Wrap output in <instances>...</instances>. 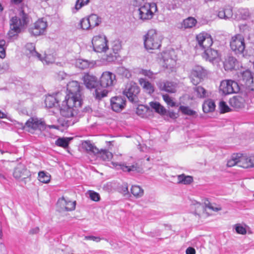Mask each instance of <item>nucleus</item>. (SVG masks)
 <instances>
[{
	"label": "nucleus",
	"instance_id": "nucleus-41",
	"mask_svg": "<svg viewBox=\"0 0 254 254\" xmlns=\"http://www.w3.org/2000/svg\"><path fill=\"white\" fill-rule=\"evenodd\" d=\"M70 140L69 138L60 137L56 140L55 144L60 147L66 148L68 146Z\"/></svg>",
	"mask_w": 254,
	"mask_h": 254
},
{
	"label": "nucleus",
	"instance_id": "nucleus-63",
	"mask_svg": "<svg viewBox=\"0 0 254 254\" xmlns=\"http://www.w3.org/2000/svg\"><path fill=\"white\" fill-rule=\"evenodd\" d=\"M23 0H11V1L12 3L15 4H18L21 3Z\"/></svg>",
	"mask_w": 254,
	"mask_h": 254
},
{
	"label": "nucleus",
	"instance_id": "nucleus-9",
	"mask_svg": "<svg viewBox=\"0 0 254 254\" xmlns=\"http://www.w3.org/2000/svg\"><path fill=\"white\" fill-rule=\"evenodd\" d=\"M23 128L25 130L33 133L37 130H44L45 125L41 120L36 118H30L25 123Z\"/></svg>",
	"mask_w": 254,
	"mask_h": 254
},
{
	"label": "nucleus",
	"instance_id": "nucleus-34",
	"mask_svg": "<svg viewBox=\"0 0 254 254\" xmlns=\"http://www.w3.org/2000/svg\"><path fill=\"white\" fill-rule=\"evenodd\" d=\"M177 178L179 184L189 185L193 181V178L191 176H186L184 174L178 175Z\"/></svg>",
	"mask_w": 254,
	"mask_h": 254
},
{
	"label": "nucleus",
	"instance_id": "nucleus-64",
	"mask_svg": "<svg viewBox=\"0 0 254 254\" xmlns=\"http://www.w3.org/2000/svg\"><path fill=\"white\" fill-rule=\"evenodd\" d=\"M6 115L3 112L0 111V118L3 119L6 118Z\"/></svg>",
	"mask_w": 254,
	"mask_h": 254
},
{
	"label": "nucleus",
	"instance_id": "nucleus-7",
	"mask_svg": "<svg viewBox=\"0 0 254 254\" xmlns=\"http://www.w3.org/2000/svg\"><path fill=\"white\" fill-rule=\"evenodd\" d=\"M116 75L110 71L103 72L99 81L101 89L111 88L116 83Z\"/></svg>",
	"mask_w": 254,
	"mask_h": 254
},
{
	"label": "nucleus",
	"instance_id": "nucleus-28",
	"mask_svg": "<svg viewBox=\"0 0 254 254\" xmlns=\"http://www.w3.org/2000/svg\"><path fill=\"white\" fill-rule=\"evenodd\" d=\"M75 64L77 67L83 69L92 67L93 65L92 63L81 59L76 60Z\"/></svg>",
	"mask_w": 254,
	"mask_h": 254
},
{
	"label": "nucleus",
	"instance_id": "nucleus-47",
	"mask_svg": "<svg viewBox=\"0 0 254 254\" xmlns=\"http://www.w3.org/2000/svg\"><path fill=\"white\" fill-rule=\"evenodd\" d=\"M80 24L81 28L83 30H88L90 28H92L87 17L82 19L80 20Z\"/></svg>",
	"mask_w": 254,
	"mask_h": 254
},
{
	"label": "nucleus",
	"instance_id": "nucleus-44",
	"mask_svg": "<svg viewBox=\"0 0 254 254\" xmlns=\"http://www.w3.org/2000/svg\"><path fill=\"white\" fill-rule=\"evenodd\" d=\"M212 39L211 36H210L208 37H206V39L203 42V45H201L199 47L205 51V49L211 48L210 47L212 46Z\"/></svg>",
	"mask_w": 254,
	"mask_h": 254
},
{
	"label": "nucleus",
	"instance_id": "nucleus-60",
	"mask_svg": "<svg viewBox=\"0 0 254 254\" xmlns=\"http://www.w3.org/2000/svg\"><path fill=\"white\" fill-rule=\"evenodd\" d=\"M85 240H92L96 242H99L101 240V238L99 237H95L93 236H87L85 237Z\"/></svg>",
	"mask_w": 254,
	"mask_h": 254
},
{
	"label": "nucleus",
	"instance_id": "nucleus-1",
	"mask_svg": "<svg viewBox=\"0 0 254 254\" xmlns=\"http://www.w3.org/2000/svg\"><path fill=\"white\" fill-rule=\"evenodd\" d=\"M68 94L64 97L61 106V114L65 117L70 118L76 116L82 105L81 86L80 83L72 80L67 84Z\"/></svg>",
	"mask_w": 254,
	"mask_h": 254
},
{
	"label": "nucleus",
	"instance_id": "nucleus-38",
	"mask_svg": "<svg viewBox=\"0 0 254 254\" xmlns=\"http://www.w3.org/2000/svg\"><path fill=\"white\" fill-rule=\"evenodd\" d=\"M254 19L252 20V23L248 21L243 24H241L239 25V28L241 31L243 32H247L250 31L254 27Z\"/></svg>",
	"mask_w": 254,
	"mask_h": 254
},
{
	"label": "nucleus",
	"instance_id": "nucleus-55",
	"mask_svg": "<svg viewBox=\"0 0 254 254\" xmlns=\"http://www.w3.org/2000/svg\"><path fill=\"white\" fill-rule=\"evenodd\" d=\"M241 18L244 20L247 19L250 17V12L247 9H242L240 10Z\"/></svg>",
	"mask_w": 254,
	"mask_h": 254
},
{
	"label": "nucleus",
	"instance_id": "nucleus-16",
	"mask_svg": "<svg viewBox=\"0 0 254 254\" xmlns=\"http://www.w3.org/2000/svg\"><path fill=\"white\" fill-rule=\"evenodd\" d=\"M111 109L115 112L119 113L126 106V99L124 96H115L110 100Z\"/></svg>",
	"mask_w": 254,
	"mask_h": 254
},
{
	"label": "nucleus",
	"instance_id": "nucleus-2",
	"mask_svg": "<svg viewBox=\"0 0 254 254\" xmlns=\"http://www.w3.org/2000/svg\"><path fill=\"white\" fill-rule=\"evenodd\" d=\"M29 22L30 17L28 14L23 10H20L18 14L12 17L10 19V29L8 35L10 37L17 36L27 27Z\"/></svg>",
	"mask_w": 254,
	"mask_h": 254
},
{
	"label": "nucleus",
	"instance_id": "nucleus-53",
	"mask_svg": "<svg viewBox=\"0 0 254 254\" xmlns=\"http://www.w3.org/2000/svg\"><path fill=\"white\" fill-rule=\"evenodd\" d=\"M5 42L4 40L0 41V58H4L5 56V51L4 45Z\"/></svg>",
	"mask_w": 254,
	"mask_h": 254
},
{
	"label": "nucleus",
	"instance_id": "nucleus-49",
	"mask_svg": "<svg viewBox=\"0 0 254 254\" xmlns=\"http://www.w3.org/2000/svg\"><path fill=\"white\" fill-rule=\"evenodd\" d=\"M204 205L206 208H208L213 211L217 212L221 210L220 206H214L213 204L211 203L208 200L206 199L204 201Z\"/></svg>",
	"mask_w": 254,
	"mask_h": 254
},
{
	"label": "nucleus",
	"instance_id": "nucleus-35",
	"mask_svg": "<svg viewBox=\"0 0 254 254\" xmlns=\"http://www.w3.org/2000/svg\"><path fill=\"white\" fill-rule=\"evenodd\" d=\"M96 155L104 161H108L113 157L112 153L107 150H99V152L97 153Z\"/></svg>",
	"mask_w": 254,
	"mask_h": 254
},
{
	"label": "nucleus",
	"instance_id": "nucleus-50",
	"mask_svg": "<svg viewBox=\"0 0 254 254\" xmlns=\"http://www.w3.org/2000/svg\"><path fill=\"white\" fill-rule=\"evenodd\" d=\"M39 60L41 61L43 64H47L52 63L54 62V58L51 55H45L44 58L43 59L42 57H40V59Z\"/></svg>",
	"mask_w": 254,
	"mask_h": 254
},
{
	"label": "nucleus",
	"instance_id": "nucleus-6",
	"mask_svg": "<svg viewBox=\"0 0 254 254\" xmlns=\"http://www.w3.org/2000/svg\"><path fill=\"white\" fill-rule=\"evenodd\" d=\"M139 92L140 88L137 84L133 81H130L127 83L123 93L130 102L136 104L139 101L138 95Z\"/></svg>",
	"mask_w": 254,
	"mask_h": 254
},
{
	"label": "nucleus",
	"instance_id": "nucleus-39",
	"mask_svg": "<svg viewBox=\"0 0 254 254\" xmlns=\"http://www.w3.org/2000/svg\"><path fill=\"white\" fill-rule=\"evenodd\" d=\"M131 193L136 197H141L144 193L143 190L138 186H132L131 188Z\"/></svg>",
	"mask_w": 254,
	"mask_h": 254
},
{
	"label": "nucleus",
	"instance_id": "nucleus-23",
	"mask_svg": "<svg viewBox=\"0 0 254 254\" xmlns=\"http://www.w3.org/2000/svg\"><path fill=\"white\" fill-rule=\"evenodd\" d=\"M161 90L170 93H175L176 91L177 84L173 82L167 81L161 83L159 85Z\"/></svg>",
	"mask_w": 254,
	"mask_h": 254
},
{
	"label": "nucleus",
	"instance_id": "nucleus-22",
	"mask_svg": "<svg viewBox=\"0 0 254 254\" xmlns=\"http://www.w3.org/2000/svg\"><path fill=\"white\" fill-rule=\"evenodd\" d=\"M240 167L244 168L254 167V155L240 157Z\"/></svg>",
	"mask_w": 254,
	"mask_h": 254
},
{
	"label": "nucleus",
	"instance_id": "nucleus-12",
	"mask_svg": "<svg viewBox=\"0 0 254 254\" xmlns=\"http://www.w3.org/2000/svg\"><path fill=\"white\" fill-rule=\"evenodd\" d=\"M230 47L231 49L236 54L243 53L246 48L245 39L243 36L238 34L233 37L230 42Z\"/></svg>",
	"mask_w": 254,
	"mask_h": 254
},
{
	"label": "nucleus",
	"instance_id": "nucleus-14",
	"mask_svg": "<svg viewBox=\"0 0 254 254\" xmlns=\"http://www.w3.org/2000/svg\"><path fill=\"white\" fill-rule=\"evenodd\" d=\"M112 166H110L112 168H114L117 170H122L123 172L128 173L139 172L140 168L139 167L137 163L130 164L127 163H117L111 162Z\"/></svg>",
	"mask_w": 254,
	"mask_h": 254
},
{
	"label": "nucleus",
	"instance_id": "nucleus-24",
	"mask_svg": "<svg viewBox=\"0 0 254 254\" xmlns=\"http://www.w3.org/2000/svg\"><path fill=\"white\" fill-rule=\"evenodd\" d=\"M57 97H55L54 96L49 95L46 97L45 103L47 108H51L57 105L59 106L60 109L61 110V105L59 104V100L58 99V95H57Z\"/></svg>",
	"mask_w": 254,
	"mask_h": 254
},
{
	"label": "nucleus",
	"instance_id": "nucleus-40",
	"mask_svg": "<svg viewBox=\"0 0 254 254\" xmlns=\"http://www.w3.org/2000/svg\"><path fill=\"white\" fill-rule=\"evenodd\" d=\"M83 146L88 152L93 153L94 154H96L97 153L99 152V149L90 141H85L83 143Z\"/></svg>",
	"mask_w": 254,
	"mask_h": 254
},
{
	"label": "nucleus",
	"instance_id": "nucleus-5",
	"mask_svg": "<svg viewBox=\"0 0 254 254\" xmlns=\"http://www.w3.org/2000/svg\"><path fill=\"white\" fill-rule=\"evenodd\" d=\"M144 47L147 50L158 49L161 45V38L154 29H150L144 35Z\"/></svg>",
	"mask_w": 254,
	"mask_h": 254
},
{
	"label": "nucleus",
	"instance_id": "nucleus-36",
	"mask_svg": "<svg viewBox=\"0 0 254 254\" xmlns=\"http://www.w3.org/2000/svg\"><path fill=\"white\" fill-rule=\"evenodd\" d=\"M242 156H239L238 154H234L231 158L227 161V165L228 167H231L235 165L240 167V157Z\"/></svg>",
	"mask_w": 254,
	"mask_h": 254
},
{
	"label": "nucleus",
	"instance_id": "nucleus-46",
	"mask_svg": "<svg viewBox=\"0 0 254 254\" xmlns=\"http://www.w3.org/2000/svg\"><path fill=\"white\" fill-rule=\"evenodd\" d=\"M140 73L145 76L148 77L151 80H153L155 78V75L156 73H154L150 70L142 69L140 71Z\"/></svg>",
	"mask_w": 254,
	"mask_h": 254
},
{
	"label": "nucleus",
	"instance_id": "nucleus-15",
	"mask_svg": "<svg viewBox=\"0 0 254 254\" xmlns=\"http://www.w3.org/2000/svg\"><path fill=\"white\" fill-rule=\"evenodd\" d=\"M47 27V21H45L43 18H41L38 19L34 23V26L29 29V31L31 35L37 36L43 34Z\"/></svg>",
	"mask_w": 254,
	"mask_h": 254
},
{
	"label": "nucleus",
	"instance_id": "nucleus-58",
	"mask_svg": "<svg viewBox=\"0 0 254 254\" xmlns=\"http://www.w3.org/2000/svg\"><path fill=\"white\" fill-rule=\"evenodd\" d=\"M146 0H133V5L134 6L139 7L144 3H147L148 2H146Z\"/></svg>",
	"mask_w": 254,
	"mask_h": 254
},
{
	"label": "nucleus",
	"instance_id": "nucleus-31",
	"mask_svg": "<svg viewBox=\"0 0 254 254\" xmlns=\"http://www.w3.org/2000/svg\"><path fill=\"white\" fill-rule=\"evenodd\" d=\"M196 20L195 18L190 17L184 20L182 27L184 29L191 28L196 24Z\"/></svg>",
	"mask_w": 254,
	"mask_h": 254
},
{
	"label": "nucleus",
	"instance_id": "nucleus-57",
	"mask_svg": "<svg viewBox=\"0 0 254 254\" xmlns=\"http://www.w3.org/2000/svg\"><path fill=\"white\" fill-rule=\"evenodd\" d=\"M235 230L237 233L240 234H245L246 233V229L240 224H236L235 225Z\"/></svg>",
	"mask_w": 254,
	"mask_h": 254
},
{
	"label": "nucleus",
	"instance_id": "nucleus-19",
	"mask_svg": "<svg viewBox=\"0 0 254 254\" xmlns=\"http://www.w3.org/2000/svg\"><path fill=\"white\" fill-rule=\"evenodd\" d=\"M57 204L61 207V209L69 211L75 209L76 202L67 200L64 197H62L59 199Z\"/></svg>",
	"mask_w": 254,
	"mask_h": 254
},
{
	"label": "nucleus",
	"instance_id": "nucleus-8",
	"mask_svg": "<svg viewBox=\"0 0 254 254\" xmlns=\"http://www.w3.org/2000/svg\"><path fill=\"white\" fill-rule=\"evenodd\" d=\"M220 91L222 94L228 95L238 92L240 87L238 83L232 80H224L221 82Z\"/></svg>",
	"mask_w": 254,
	"mask_h": 254
},
{
	"label": "nucleus",
	"instance_id": "nucleus-25",
	"mask_svg": "<svg viewBox=\"0 0 254 254\" xmlns=\"http://www.w3.org/2000/svg\"><path fill=\"white\" fill-rule=\"evenodd\" d=\"M232 15V9L230 7L220 8L218 12V16L222 19H228L231 18Z\"/></svg>",
	"mask_w": 254,
	"mask_h": 254
},
{
	"label": "nucleus",
	"instance_id": "nucleus-52",
	"mask_svg": "<svg viewBox=\"0 0 254 254\" xmlns=\"http://www.w3.org/2000/svg\"><path fill=\"white\" fill-rule=\"evenodd\" d=\"M89 0H77L75 5V8L76 10L80 9L83 6L87 4Z\"/></svg>",
	"mask_w": 254,
	"mask_h": 254
},
{
	"label": "nucleus",
	"instance_id": "nucleus-26",
	"mask_svg": "<svg viewBox=\"0 0 254 254\" xmlns=\"http://www.w3.org/2000/svg\"><path fill=\"white\" fill-rule=\"evenodd\" d=\"M215 104L212 99L205 100L202 105V109L204 113H208L212 112L215 110Z\"/></svg>",
	"mask_w": 254,
	"mask_h": 254
},
{
	"label": "nucleus",
	"instance_id": "nucleus-62",
	"mask_svg": "<svg viewBox=\"0 0 254 254\" xmlns=\"http://www.w3.org/2000/svg\"><path fill=\"white\" fill-rule=\"evenodd\" d=\"M39 231V228L38 227H36L34 228L31 229L30 230V233L34 234H37Z\"/></svg>",
	"mask_w": 254,
	"mask_h": 254
},
{
	"label": "nucleus",
	"instance_id": "nucleus-43",
	"mask_svg": "<svg viewBox=\"0 0 254 254\" xmlns=\"http://www.w3.org/2000/svg\"><path fill=\"white\" fill-rule=\"evenodd\" d=\"M194 90L197 93L198 97L205 98L207 96L206 90L201 86H197L194 88Z\"/></svg>",
	"mask_w": 254,
	"mask_h": 254
},
{
	"label": "nucleus",
	"instance_id": "nucleus-4",
	"mask_svg": "<svg viewBox=\"0 0 254 254\" xmlns=\"http://www.w3.org/2000/svg\"><path fill=\"white\" fill-rule=\"evenodd\" d=\"M157 10V7L155 3L148 2L134 10V15L138 19L144 21L152 19Z\"/></svg>",
	"mask_w": 254,
	"mask_h": 254
},
{
	"label": "nucleus",
	"instance_id": "nucleus-61",
	"mask_svg": "<svg viewBox=\"0 0 254 254\" xmlns=\"http://www.w3.org/2000/svg\"><path fill=\"white\" fill-rule=\"evenodd\" d=\"M186 254H195V250L192 247H189L186 251Z\"/></svg>",
	"mask_w": 254,
	"mask_h": 254
},
{
	"label": "nucleus",
	"instance_id": "nucleus-29",
	"mask_svg": "<svg viewBox=\"0 0 254 254\" xmlns=\"http://www.w3.org/2000/svg\"><path fill=\"white\" fill-rule=\"evenodd\" d=\"M163 67L173 71L174 67L176 64V61L172 58H167L165 56L163 57Z\"/></svg>",
	"mask_w": 254,
	"mask_h": 254
},
{
	"label": "nucleus",
	"instance_id": "nucleus-18",
	"mask_svg": "<svg viewBox=\"0 0 254 254\" xmlns=\"http://www.w3.org/2000/svg\"><path fill=\"white\" fill-rule=\"evenodd\" d=\"M229 104L233 108L236 109H240L245 107L246 104H247V101L245 97L236 96L230 99Z\"/></svg>",
	"mask_w": 254,
	"mask_h": 254
},
{
	"label": "nucleus",
	"instance_id": "nucleus-42",
	"mask_svg": "<svg viewBox=\"0 0 254 254\" xmlns=\"http://www.w3.org/2000/svg\"><path fill=\"white\" fill-rule=\"evenodd\" d=\"M210 35L206 32H201L196 36V41L199 46L203 45V42L206 39V37H209Z\"/></svg>",
	"mask_w": 254,
	"mask_h": 254
},
{
	"label": "nucleus",
	"instance_id": "nucleus-37",
	"mask_svg": "<svg viewBox=\"0 0 254 254\" xmlns=\"http://www.w3.org/2000/svg\"><path fill=\"white\" fill-rule=\"evenodd\" d=\"M51 176L48 173L44 171H41L38 173V180L40 182L47 184L50 182Z\"/></svg>",
	"mask_w": 254,
	"mask_h": 254
},
{
	"label": "nucleus",
	"instance_id": "nucleus-45",
	"mask_svg": "<svg viewBox=\"0 0 254 254\" xmlns=\"http://www.w3.org/2000/svg\"><path fill=\"white\" fill-rule=\"evenodd\" d=\"M180 110L184 114L189 116H194L196 114L195 111L188 107L181 106L180 107Z\"/></svg>",
	"mask_w": 254,
	"mask_h": 254
},
{
	"label": "nucleus",
	"instance_id": "nucleus-32",
	"mask_svg": "<svg viewBox=\"0 0 254 254\" xmlns=\"http://www.w3.org/2000/svg\"><path fill=\"white\" fill-rule=\"evenodd\" d=\"M25 48L29 51V53H27V54H30L31 56L37 57L38 59H40L41 55L36 51L34 43H27L25 46Z\"/></svg>",
	"mask_w": 254,
	"mask_h": 254
},
{
	"label": "nucleus",
	"instance_id": "nucleus-33",
	"mask_svg": "<svg viewBox=\"0 0 254 254\" xmlns=\"http://www.w3.org/2000/svg\"><path fill=\"white\" fill-rule=\"evenodd\" d=\"M150 106L156 113L160 114L165 115L166 113V109L158 102H151L150 103Z\"/></svg>",
	"mask_w": 254,
	"mask_h": 254
},
{
	"label": "nucleus",
	"instance_id": "nucleus-51",
	"mask_svg": "<svg viewBox=\"0 0 254 254\" xmlns=\"http://www.w3.org/2000/svg\"><path fill=\"white\" fill-rule=\"evenodd\" d=\"M163 98L168 105L172 107L175 106V102L173 101L172 99L168 94L163 95Z\"/></svg>",
	"mask_w": 254,
	"mask_h": 254
},
{
	"label": "nucleus",
	"instance_id": "nucleus-54",
	"mask_svg": "<svg viewBox=\"0 0 254 254\" xmlns=\"http://www.w3.org/2000/svg\"><path fill=\"white\" fill-rule=\"evenodd\" d=\"M89 196L91 200L98 201L100 200V195L97 192L94 191H89Z\"/></svg>",
	"mask_w": 254,
	"mask_h": 254
},
{
	"label": "nucleus",
	"instance_id": "nucleus-21",
	"mask_svg": "<svg viewBox=\"0 0 254 254\" xmlns=\"http://www.w3.org/2000/svg\"><path fill=\"white\" fill-rule=\"evenodd\" d=\"M223 66L225 70H232L235 69L236 67H238V62L233 57L229 56L225 59L223 62Z\"/></svg>",
	"mask_w": 254,
	"mask_h": 254
},
{
	"label": "nucleus",
	"instance_id": "nucleus-11",
	"mask_svg": "<svg viewBox=\"0 0 254 254\" xmlns=\"http://www.w3.org/2000/svg\"><path fill=\"white\" fill-rule=\"evenodd\" d=\"M207 71L202 66L197 65L191 70L190 75L191 82L193 85L199 84L207 75Z\"/></svg>",
	"mask_w": 254,
	"mask_h": 254
},
{
	"label": "nucleus",
	"instance_id": "nucleus-56",
	"mask_svg": "<svg viewBox=\"0 0 254 254\" xmlns=\"http://www.w3.org/2000/svg\"><path fill=\"white\" fill-rule=\"evenodd\" d=\"M146 112V108L144 106L139 105L136 108V114L140 116H143Z\"/></svg>",
	"mask_w": 254,
	"mask_h": 254
},
{
	"label": "nucleus",
	"instance_id": "nucleus-30",
	"mask_svg": "<svg viewBox=\"0 0 254 254\" xmlns=\"http://www.w3.org/2000/svg\"><path fill=\"white\" fill-rule=\"evenodd\" d=\"M87 18L92 28L98 26L101 23V18L97 14H92Z\"/></svg>",
	"mask_w": 254,
	"mask_h": 254
},
{
	"label": "nucleus",
	"instance_id": "nucleus-59",
	"mask_svg": "<svg viewBox=\"0 0 254 254\" xmlns=\"http://www.w3.org/2000/svg\"><path fill=\"white\" fill-rule=\"evenodd\" d=\"M121 48V45L119 41L114 42L113 43L112 49L114 53H117Z\"/></svg>",
	"mask_w": 254,
	"mask_h": 254
},
{
	"label": "nucleus",
	"instance_id": "nucleus-20",
	"mask_svg": "<svg viewBox=\"0 0 254 254\" xmlns=\"http://www.w3.org/2000/svg\"><path fill=\"white\" fill-rule=\"evenodd\" d=\"M13 174L16 179H25L29 176V172L23 165L20 164L15 168Z\"/></svg>",
	"mask_w": 254,
	"mask_h": 254
},
{
	"label": "nucleus",
	"instance_id": "nucleus-27",
	"mask_svg": "<svg viewBox=\"0 0 254 254\" xmlns=\"http://www.w3.org/2000/svg\"><path fill=\"white\" fill-rule=\"evenodd\" d=\"M139 82L146 92L150 94L154 92V86L146 79L144 78H140L139 80Z\"/></svg>",
	"mask_w": 254,
	"mask_h": 254
},
{
	"label": "nucleus",
	"instance_id": "nucleus-48",
	"mask_svg": "<svg viewBox=\"0 0 254 254\" xmlns=\"http://www.w3.org/2000/svg\"><path fill=\"white\" fill-rule=\"evenodd\" d=\"M219 108L221 113H224L230 111V108L224 101H221L219 104Z\"/></svg>",
	"mask_w": 254,
	"mask_h": 254
},
{
	"label": "nucleus",
	"instance_id": "nucleus-17",
	"mask_svg": "<svg viewBox=\"0 0 254 254\" xmlns=\"http://www.w3.org/2000/svg\"><path fill=\"white\" fill-rule=\"evenodd\" d=\"M238 77L240 83L242 85L249 86L253 82V76L249 70L240 71Z\"/></svg>",
	"mask_w": 254,
	"mask_h": 254
},
{
	"label": "nucleus",
	"instance_id": "nucleus-3",
	"mask_svg": "<svg viewBox=\"0 0 254 254\" xmlns=\"http://www.w3.org/2000/svg\"><path fill=\"white\" fill-rule=\"evenodd\" d=\"M82 79L87 88L95 89L93 95L96 99L100 100L107 96L109 90L100 88L99 81L95 75L89 73H86L82 77Z\"/></svg>",
	"mask_w": 254,
	"mask_h": 254
},
{
	"label": "nucleus",
	"instance_id": "nucleus-13",
	"mask_svg": "<svg viewBox=\"0 0 254 254\" xmlns=\"http://www.w3.org/2000/svg\"><path fill=\"white\" fill-rule=\"evenodd\" d=\"M202 56L206 61H209L213 64L217 66L221 61L220 53L217 50L212 48L205 49Z\"/></svg>",
	"mask_w": 254,
	"mask_h": 254
},
{
	"label": "nucleus",
	"instance_id": "nucleus-10",
	"mask_svg": "<svg viewBox=\"0 0 254 254\" xmlns=\"http://www.w3.org/2000/svg\"><path fill=\"white\" fill-rule=\"evenodd\" d=\"M94 51L97 53L105 52L108 49L107 40L103 34L95 36L92 40Z\"/></svg>",
	"mask_w": 254,
	"mask_h": 254
}]
</instances>
